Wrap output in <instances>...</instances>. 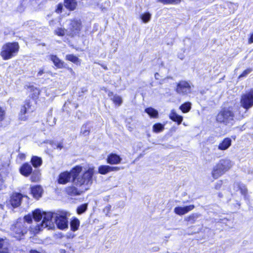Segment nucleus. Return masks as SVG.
<instances>
[{
	"instance_id": "19",
	"label": "nucleus",
	"mask_w": 253,
	"mask_h": 253,
	"mask_svg": "<svg viewBox=\"0 0 253 253\" xmlns=\"http://www.w3.org/2000/svg\"><path fill=\"white\" fill-rule=\"evenodd\" d=\"M64 4L66 8L72 11L76 8L77 2L76 0H64Z\"/></svg>"
},
{
	"instance_id": "13",
	"label": "nucleus",
	"mask_w": 253,
	"mask_h": 253,
	"mask_svg": "<svg viewBox=\"0 0 253 253\" xmlns=\"http://www.w3.org/2000/svg\"><path fill=\"white\" fill-rule=\"evenodd\" d=\"M33 111V108H31V105L29 102H26L25 105L21 108L20 113L19 114V119L21 120L25 121L26 119V117L25 115L26 113H30Z\"/></svg>"
},
{
	"instance_id": "45",
	"label": "nucleus",
	"mask_w": 253,
	"mask_h": 253,
	"mask_svg": "<svg viewBox=\"0 0 253 253\" xmlns=\"http://www.w3.org/2000/svg\"><path fill=\"white\" fill-rule=\"evenodd\" d=\"M54 145L55 146L54 148L59 149V150H61L63 147V143L61 142H60L57 144H54Z\"/></svg>"
},
{
	"instance_id": "48",
	"label": "nucleus",
	"mask_w": 253,
	"mask_h": 253,
	"mask_svg": "<svg viewBox=\"0 0 253 253\" xmlns=\"http://www.w3.org/2000/svg\"><path fill=\"white\" fill-rule=\"evenodd\" d=\"M249 43H252L253 42V33L251 35V37L248 41Z\"/></svg>"
},
{
	"instance_id": "49",
	"label": "nucleus",
	"mask_w": 253,
	"mask_h": 253,
	"mask_svg": "<svg viewBox=\"0 0 253 253\" xmlns=\"http://www.w3.org/2000/svg\"><path fill=\"white\" fill-rule=\"evenodd\" d=\"M29 253H41L40 252L36 250L35 249H31L29 251Z\"/></svg>"
},
{
	"instance_id": "51",
	"label": "nucleus",
	"mask_w": 253,
	"mask_h": 253,
	"mask_svg": "<svg viewBox=\"0 0 253 253\" xmlns=\"http://www.w3.org/2000/svg\"><path fill=\"white\" fill-rule=\"evenodd\" d=\"M106 209L107 210V211H109L110 210H111V206L110 205H108L107 206H106L105 207Z\"/></svg>"
},
{
	"instance_id": "46",
	"label": "nucleus",
	"mask_w": 253,
	"mask_h": 253,
	"mask_svg": "<svg viewBox=\"0 0 253 253\" xmlns=\"http://www.w3.org/2000/svg\"><path fill=\"white\" fill-rule=\"evenodd\" d=\"M31 190H42V188L40 185H35L31 187Z\"/></svg>"
},
{
	"instance_id": "60",
	"label": "nucleus",
	"mask_w": 253,
	"mask_h": 253,
	"mask_svg": "<svg viewBox=\"0 0 253 253\" xmlns=\"http://www.w3.org/2000/svg\"><path fill=\"white\" fill-rule=\"evenodd\" d=\"M216 188H220V187H217Z\"/></svg>"
},
{
	"instance_id": "52",
	"label": "nucleus",
	"mask_w": 253,
	"mask_h": 253,
	"mask_svg": "<svg viewBox=\"0 0 253 253\" xmlns=\"http://www.w3.org/2000/svg\"><path fill=\"white\" fill-rule=\"evenodd\" d=\"M159 74L158 73H156L155 74V79L156 80H159Z\"/></svg>"
},
{
	"instance_id": "57",
	"label": "nucleus",
	"mask_w": 253,
	"mask_h": 253,
	"mask_svg": "<svg viewBox=\"0 0 253 253\" xmlns=\"http://www.w3.org/2000/svg\"><path fill=\"white\" fill-rule=\"evenodd\" d=\"M102 67H103V68H104L105 69H106V70H107V67H106V66H102Z\"/></svg>"
},
{
	"instance_id": "4",
	"label": "nucleus",
	"mask_w": 253,
	"mask_h": 253,
	"mask_svg": "<svg viewBox=\"0 0 253 253\" xmlns=\"http://www.w3.org/2000/svg\"><path fill=\"white\" fill-rule=\"evenodd\" d=\"M233 165V163L229 159L225 158L220 160L212 169V176L214 179L218 178L228 171Z\"/></svg>"
},
{
	"instance_id": "44",
	"label": "nucleus",
	"mask_w": 253,
	"mask_h": 253,
	"mask_svg": "<svg viewBox=\"0 0 253 253\" xmlns=\"http://www.w3.org/2000/svg\"><path fill=\"white\" fill-rule=\"evenodd\" d=\"M31 179L32 181H36L39 179V176L38 174H36L34 173L31 177Z\"/></svg>"
},
{
	"instance_id": "55",
	"label": "nucleus",
	"mask_w": 253,
	"mask_h": 253,
	"mask_svg": "<svg viewBox=\"0 0 253 253\" xmlns=\"http://www.w3.org/2000/svg\"><path fill=\"white\" fill-rule=\"evenodd\" d=\"M4 205L3 204H0V208L2 210L3 209Z\"/></svg>"
},
{
	"instance_id": "24",
	"label": "nucleus",
	"mask_w": 253,
	"mask_h": 253,
	"mask_svg": "<svg viewBox=\"0 0 253 253\" xmlns=\"http://www.w3.org/2000/svg\"><path fill=\"white\" fill-rule=\"evenodd\" d=\"M31 162L34 167L37 168L42 165V160L37 156H33L31 159Z\"/></svg>"
},
{
	"instance_id": "38",
	"label": "nucleus",
	"mask_w": 253,
	"mask_h": 253,
	"mask_svg": "<svg viewBox=\"0 0 253 253\" xmlns=\"http://www.w3.org/2000/svg\"><path fill=\"white\" fill-rule=\"evenodd\" d=\"M30 90L33 92L34 97H37L40 94V90L33 86L30 87Z\"/></svg>"
},
{
	"instance_id": "30",
	"label": "nucleus",
	"mask_w": 253,
	"mask_h": 253,
	"mask_svg": "<svg viewBox=\"0 0 253 253\" xmlns=\"http://www.w3.org/2000/svg\"><path fill=\"white\" fill-rule=\"evenodd\" d=\"M66 59L74 63L78 64L80 62V59L78 57L73 54H68L66 56Z\"/></svg>"
},
{
	"instance_id": "50",
	"label": "nucleus",
	"mask_w": 253,
	"mask_h": 253,
	"mask_svg": "<svg viewBox=\"0 0 253 253\" xmlns=\"http://www.w3.org/2000/svg\"><path fill=\"white\" fill-rule=\"evenodd\" d=\"M44 73V71L43 69H40V71L38 73V76H41Z\"/></svg>"
},
{
	"instance_id": "32",
	"label": "nucleus",
	"mask_w": 253,
	"mask_h": 253,
	"mask_svg": "<svg viewBox=\"0 0 253 253\" xmlns=\"http://www.w3.org/2000/svg\"><path fill=\"white\" fill-rule=\"evenodd\" d=\"M164 4H177L181 2V0H158Z\"/></svg>"
},
{
	"instance_id": "53",
	"label": "nucleus",
	"mask_w": 253,
	"mask_h": 253,
	"mask_svg": "<svg viewBox=\"0 0 253 253\" xmlns=\"http://www.w3.org/2000/svg\"><path fill=\"white\" fill-rule=\"evenodd\" d=\"M60 253H66V251L65 249H61L60 250Z\"/></svg>"
},
{
	"instance_id": "29",
	"label": "nucleus",
	"mask_w": 253,
	"mask_h": 253,
	"mask_svg": "<svg viewBox=\"0 0 253 253\" xmlns=\"http://www.w3.org/2000/svg\"><path fill=\"white\" fill-rule=\"evenodd\" d=\"M87 204L84 203L78 207L77 209V212L78 214H81L84 212L87 209Z\"/></svg>"
},
{
	"instance_id": "33",
	"label": "nucleus",
	"mask_w": 253,
	"mask_h": 253,
	"mask_svg": "<svg viewBox=\"0 0 253 253\" xmlns=\"http://www.w3.org/2000/svg\"><path fill=\"white\" fill-rule=\"evenodd\" d=\"M66 32L67 30L62 28H58L54 31L55 34L58 36H63Z\"/></svg>"
},
{
	"instance_id": "27",
	"label": "nucleus",
	"mask_w": 253,
	"mask_h": 253,
	"mask_svg": "<svg viewBox=\"0 0 253 253\" xmlns=\"http://www.w3.org/2000/svg\"><path fill=\"white\" fill-rule=\"evenodd\" d=\"M98 172L101 174H106L110 172L109 166L101 165L98 167Z\"/></svg>"
},
{
	"instance_id": "42",
	"label": "nucleus",
	"mask_w": 253,
	"mask_h": 253,
	"mask_svg": "<svg viewBox=\"0 0 253 253\" xmlns=\"http://www.w3.org/2000/svg\"><path fill=\"white\" fill-rule=\"evenodd\" d=\"M5 110L0 106V122H1L5 117Z\"/></svg>"
},
{
	"instance_id": "5",
	"label": "nucleus",
	"mask_w": 253,
	"mask_h": 253,
	"mask_svg": "<svg viewBox=\"0 0 253 253\" xmlns=\"http://www.w3.org/2000/svg\"><path fill=\"white\" fill-rule=\"evenodd\" d=\"M19 46L16 42L7 43L4 44L0 52V55L4 60L11 58L18 51Z\"/></svg>"
},
{
	"instance_id": "43",
	"label": "nucleus",
	"mask_w": 253,
	"mask_h": 253,
	"mask_svg": "<svg viewBox=\"0 0 253 253\" xmlns=\"http://www.w3.org/2000/svg\"><path fill=\"white\" fill-rule=\"evenodd\" d=\"M110 172L111 171H117L119 170L121 168L119 167H111L109 166Z\"/></svg>"
},
{
	"instance_id": "20",
	"label": "nucleus",
	"mask_w": 253,
	"mask_h": 253,
	"mask_svg": "<svg viewBox=\"0 0 253 253\" xmlns=\"http://www.w3.org/2000/svg\"><path fill=\"white\" fill-rule=\"evenodd\" d=\"M169 116L171 120L177 122L178 125L181 124L183 120L182 117L177 114L173 110H171Z\"/></svg>"
},
{
	"instance_id": "3",
	"label": "nucleus",
	"mask_w": 253,
	"mask_h": 253,
	"mask_svg": "<svg viewBox=\"0 0 253 253\" xmlns=\"http://www.w3.org/2000/svg\"><path fill=\"white\" fill-rule=\"evenodd\" d=\"M29 230L28 226L23 219L19 218L10 226V236L17 241H21L25 238Z\"/></svg>"
},
{
	"instance_id": "23",
	"label": "nucleus",
	"mask_w": 253,
	"mask_h": 253,
	"mask_svg": "<svg viewBox=\"0 0 253 253\" xmlns=\"http://www.w3.org/2000/svg\"><path fill=\"white\" fill-rule=\"evenodd\" d=\"M108 96L110 97L111 99L113 101V102L116 104L121 105V104L122 103L123 100L121 96L118 95H114L113 92H109L108 93Z\"/></svg>"
},
{
	"instance_id": "10",
	"label": "nucleus",
	"mask_w": 253,
	"mask_h": 253,
	"mask_svg": "<svg viewBox=\"0 0 253 253\" xmlns=\"http://www.w3.org/2000/svg\"><path fill=\"white\" fill-rule=\"evenodd\" d=\"M191 86L188 83L180 81L177 85L176 92L181 94H186L190 92Z\"/></svg>"
},
{
	"instance_id": "26",
	"label": "nucleus",
	"mask_w": 253,
	"mask_h": 253,
	"mask_svg": "<svg viewBox=\"0 0 253 253\" xmlns=\"http://www.w3.org/2000/svg\"><path fill=\"white\" fill-rule=\"evenodd\" d=\"M145 112L149 114L151 117L157 118L158 116V111L151 107L146 108Z\"/></svg>"
},
{
	"instance_id": "40",
	"label": "nucleus",
	"mask_w": 253,
	"mask_h": 253,
	"mask_svg": "<svg viewBox=\"0 0 253 253\" xmlns=\"http://www.w3.org/2000/svg\"><path fill=\"white\" fill-rule=\"evenodd\" d=\"M83 191H68V194L70 196H77L80 195Z\"/></svg>"
},
{
	"instance_id": "2",
	"label": "nucleus",
	"mask_w": 253,
	"mask_h": 253,
	"mask_svg": "<svg viewBox=\"0 0 253 253\" xmlns=\"http://www.w3.org/2000/svg\"><path fill=\"white\" fill-rule=\"evenodd\" d=\"M245 118V113H242L240 108L234 110L229 107L222 109L216 116V121L228 126H233L236 120H241Z\"/></svg>"
},
{
	"instance_id": "54",
	"label": "nucleus",
	"mask_w": 253,
	"mask_h": 253,
	"mask_svg": "<svg viewBox=\"0 0 253 253\" xmlns=\"http://www.w3.org/2000/svg\"><path fill=\"white\" fill-rule=\"evenodd\" d=\"M20 158H21V159H23V158H25V155H24V154H21V155H20Z\"/></svg>"
},
{
	"instance_id": "1",
	"label": "nucleus",
	"mask_w": 253,
	"mask_h": 253,
	"mask_svg": "<svg viewBox=\"0 0 253 253\" xmlns=\"http://www.w3.org/2000/svg\"><path fill=\"white\" fill-rule=\"evenodd\" d=\"M94 168H89L83 170L81 166H76L70 171H64L60 174L58 178V182L60 184H66L68 182L71 176L73 178V183L76 186L83 185L87 186L92 183V177L94 174Z\"/></svg>"
},
{
	"instance_id": "9",
	"label": "nucleus",
	"mask_w": 253,
	"mask_h": 253,
	"mask_svg": "<svg viewBox=\"0 0 253 253\" xmlns=\"http://www.w3.org/2000/svg\"><path fill=\"white\" fill-rule=\"evenodd\" d=\"M53 217V213L51 212H43L42 220L41 225H38L36 226V229L40 230V226L43 227L50 226L52 222Z\"/></svg>"
},
{
	"instance_id": "31",
	"label": "nucleus",
	"mask_w": 253,
	"mask_h": 253,
	"mask_svg": "<svg viewBox=\"0 0 253 253\" xmlns=\"http://www.w3.org/2000/svg\"><path fill=\"white\" fill-rule=\"evenodd\" d=\"M164 129V126L160 123H157L153 126V130L156 133L162 131Z\"/></svg>"
},
{
	"instance_id": "56",
	"label": "nucleus",
	"mask_w": 253,
	"mask_h": 253,
	"mask_svg": "<svg viewBox=\"0 0 253 253\" xmlns=\"http://www.w3.org/2000/svg\"><path fill=\"white\" fill-rule=\"evenodd\" d=\"M68 69H69V70L70 71V72L71 73H74V72H73V70H72V68H69Z\"/></svg>"
},
{
	"instance_id": "11",
	"label": "nucleus",
	"mask_w": 253,
	"mask_h": 253,
	"mask_svg": "<svg viewBox=\"0 0 253 253\" xmlns=\"http://www.w3.org/2000/svg\"><path fill=\"white\" fill-rule=\"evenodd\" d=\"M195 206L194 205H190L184 207L177 206L174 209V212L178 215H183L192 211Z\"/></svg>"
},
{
	"instance_id": "35",
	"label": "nucleus",
	"mask_w": 253,
	"mask_h": 253,
	"mask_svg": "<svg viewBox=\"0 0 253 253\" xmlns=\"http://www.w3.org/2000/svg\"><path fill=\"white\" fill-rule=\"evenodd\" d=\"M43 191H31V193L33 197L37 200H39L42 196Z\"/></svg>"
},
{
	"instance_id": "28",
	"label": "nucleus",
	"mask_w": 253,
	"mask_h": 253,
	"mask_svg": "<svg viewBox=\"0 0 253 253\" xmlns=\"http://www.w3.org/2000/svg\"><path fill=\"white\" fill-rule=\"evenodd\" d=\"M191 108V104L190 102H186L181 105L179 109L182 111V112L185 113L188 112Z\"/></svg>"
},
{
	"instance_id": "15",
	"label": "nucleus",
	"mask_w": 253,
	"mask_h": 253,
	"mask_svg": "<svg viewBox=\"0 0 253 253\" xmlns=\"http://www.w3.org/2000/svg\"><path fill=\"white\" fill-rule=\"evenodd\" d=\"M33 169L31 165L28 163L24 164L20 169L21 174L25 176H28L32 172Z\"/></svg>"
},
{
	"instance_id": "41",
	"label": "nucleus",
	"mask_w": 253,
	"mask_h": 253,
	"mask_svg": "<svg viewBox=\"0 0 253 253\" xmlns=\"http://www.w3.org/2000/svg\"><path fill=\"white\" fill-rule=\"evenodd\" d=\"M252 70L251 69H248L245 70L242 74L240 75L239 77V78L242 77H245L247 76L249 74H250L252 72Z\"/></svg>"
},
{
	"instance_id": "18",
	"label": "nucleus",
	"mask_w": 253,
	"mask_h": 253,
	"mask_svg": "<svg viewBox=\"0 0 253 253\" xmlns=\"http://www.w3.org/2000/svg\"><path fill=\"white\" fill-rule=\"evenodd\" d=\"M201 216L200 214L197 213H193L187 216L185 218V221L188 224H192L196 223L197 221V219Z\"/></svg>"
},
{
	"instance_id": "14",
	"label": "nucleus",
	"mask_w": 253,
	"mask_h": 253,
	"mask_svg": "<svg viewBox=\"0 0 253 253\" xmlns=\"http://www.w3.org/2000/svg\"><path fill=\"white\" fill-rule=\"evenodd\" d=\"M122 161V158L116 154H111L108 156L107 162L111 165H116L120 164Z\"/></svg>"
},
{
	"instance_id": "58",
	"label": "nucleus",
	"mask_w": 253,
	"mask_h": 253,
	"mask_svg": "<svg viewBox=\"0 0 253 253\" xmlns=\"http://www.w3.org/2000/svg\"><path fill=\"white\" fill-rule=\"evenodd\" d=\"M221 181H219V183H218V185H220L221 184Z\"/></svg>"
},
{
	"instance_id": "22",
	"label": "nucleus",
	"mask_w": 253,
	"mask_h": 253,
	"mask_svg": "<svg viewBox=\"0 0 253 253\" xmlns=\"http://www.w3.org/2000/svg\"><path fill=\"white\" fill-rule=\"evenodd\" d=\"M33 218L36 222H40L43 215V212H42L40 210L37 209L32 211Z\"/></svg>"
},
{
	"instance_id": "59",
	"label": "nucleus",
	"mask_w": 253,
	"mask_h": 253,
	"mask_svg": "<svg viewBox=\"0 0 253 253\" xmlns=\"http://www.w3.org/2000/svg\"><path fill=\"white\" fill-rule=\"evenodd\" d=\"M117 47L114 49V52L116 51Z\"/></svg>"
},
{
	"instance_id": "34",
	"label": "nucleus",
	"mask_w": 253,
	"mask_h": 253,
	"mask_svg": "<svg viewBox=\"0 0 253 253\" xmlns=\"http://www.w3.org/2000/svg\"><path fill=\"white\" fill-rule=\"evenodd\" d=\"M81 133L84 136L88 135L89 133V127L87 124L84 125L81 128Z\"/></svg>"
},
{
	"instance_id": "12",
	"label": "nucleus",
	"mask_w": 253,
	"mask_h": 253,
	"mask_svg": "<svg viewBox=\"0 0 253 253\" xmlns=\"http://www.w3.org/2000/svg\"><path fill=\"white\" fill-rule=\"evenodd\" d=\"M23 196L19 193L13 194L10 198L9 202L13 208L18 207L21 203Z\"/></svg>"
},
{
	"instance_id": "6",
	"label": "nucleus",
	"mask_w": 253,
	"mask_h": 253,
	"mask_svg": "<svg viewBox=\"0 0 253 253\" xmlns=\"http://www.w3.org/2000/svg\"><path fill=\"white\" fill-rule=\"evenodd\" d=\"M240 104L241 107L245 109L242 113H245V117H246L248 110L253 107V88H251L241 95Z\"/></svg>"
},
{
	"instance_id": "16",
	"label": "nucleus",
	"mask_w": 253,
	"mask_h": 253,
	"mask_svg": "<svg viewBox=\"0 0 253 253\" xmlns=\"http://www.w3.org/2000/svg\"><path fill=\"white\" fill-rule=\"evenodd\" d=\"M231 142L230 138H224L218 145V149L220 150H227L231 146Z\"/></svg>"
},
{
	"instance_id": "21",
	"label": "nucleus",
	"mask_w": 253,
	"mask_h": 253,
	"mask_svg": "<svg viewBox=\"0 0 253 253\" xmlns=\"http://www.w3.org/2000/svg\"><path fill=\"white\" fill-rule=\"evenodd\" d=\"M49 58L53 62L54 65L57 68H62L63 67L64 62L56 55H51L49 56Z\"/></svg>"
},
{
	"instance_id": "8",
	"label": "nucleus",
	"mask_w": 253,
	"mask_h": 253,
	"mask_svg": "<svg viewBox=\"0 0 253 253\" xmlns=\"http://www.w3.org/2000/svg\"><path fill=\"white\" fill-rule=\"evenodd\" d=\"M57 227L60 230H65L68 227V218L66 215L58 214L55 218Z\"/></svg>"
},
{
	"instance_id": "17",
	"label": "nucleus",
	"mask_w": 253,
	"mask_h": 253,
	"mask_svg": "<svg viewBox=\"0 0 253 253\" xmlns=\"http://www.w3.org/2000/svg\"><path fill=\"white\" fill-rule=\"evenodd\" d=\"M70 224V230L73 232H75L79 229L80 221L78 218L73 217L71 219Z\"/></svg>"
},
{
	"instance_id": "25",
	"label": "nucleus",
	"mask_w": 253,
	"mask_h": 253,
	"mask_svg": "<svg viewBox=\"0 0 253 253\" xmlns=\"http://www.w3.org/2000/svg\"><path fill=\"white\" fill-rule=\"evenodd\" d=\"M5 240L0 238V253H9V249L7 246H5Z\"/></svg>"
},
{
	"instance_id": "7",
	"label": "nucleus",
	"mask_w": 253,
	"mask_h": 253,
	"mask_svg": "<svg viewBox=\"0 0 253 253\" xmlns=\"http://www.w3.org/2000/svg\"><path fill=\"white\" fill-rule=\"evenodd\" d=\"M67 33L69 36H74L79 34L82 29V22L80 19L74 18L68 21Z\"/></svg>"
},
{
	"instance_id": "36",
	"label": "nucleus",
	"mask_w": 253,
	"mask_h": 253,
	"mask_svg": "<svg viewBox=\"0 0 253 253\" xmlns=\"http://www.w3.org/2000/svg\"><path fill=\"white\" fill-rule=\"evenodd\" d=\"M151 15L149 13H145L142 14L141 16V18L143 22L144 23H147L151 19Z\"/></svg>"
},
{
	"instance_id": "47",
	"label": "nucleus",
	"mask_w": 253,
	"mask_h": 253,
	"mask_svg": "<svg viewBox=\"0 0 253 253\" xmlns=\"http://www.w3.org/2000/svg\"><path fill=\"white\" fill-rule=\"evenodd\" d=\"M63 6L61 4H59L57 6V9H56V11L58 13L61 12Z\"/></svg>"
},
{
	"instance_id": "39",
	"label": "nucleus",
	"mask_w": 253,
	"mask_h": 253,
	"mask_svg": "<svg viewBox=\"0 0 253 253\" xmlns=\"http://www.w3.org/2000/svg\"><path fill=\"white\" fill-rule=\"evenodd\" d=\"M235 188H237L238 190H241L246 189V188L244 184L238 182L235 183Z\"/></svg>"
},
{
	"instance_id": "37",
	"label": "nucleus",
	"mask_w": 253,
	"mask_h": 253,
	"mask_svg": "<svg viewBox=\"0 0 253 253\" xmlns=\"http://www.w3.org/2000/svg\"><path fill=\"white\" fill-rule=\"evenodd\" d=\"M33 218V215L29 213L28 214L24 215L23 220V221H24L25 222H26L29 224H31L32 223Z\"/></svg>"
}]
</instances>
